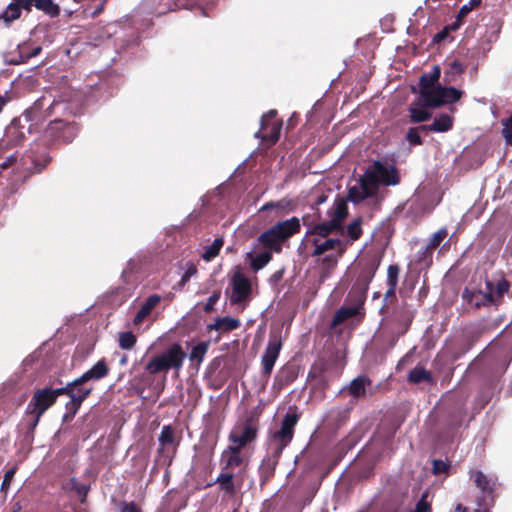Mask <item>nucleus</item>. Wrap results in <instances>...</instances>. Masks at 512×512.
Wrapping results in <instances>:
<instances>
[{
  "label": "nucleus",
  "instance_id": "f257e3e1",
  "mask_svg": "<svg viewBox=\"0 0 512 512\" xmlns=\"http://www.w3.org/2000/svg\"><path fill=\"white\" fill-rule=\"evenodd\" d=\"M400 182V174L392 164L374 161L367 167L359 182L350 187L349 198L360 202L377 195L380 186H395Z\"/></svg>",
  "mask_w": 512,
  "mask_h": 512
},
{
  "label": "nucleus",
  "instance_id": "f03ea898",
  "mask_svg": "<svg viewBox=\"0 0 512 512\" xmlns=\"http://www.w3.org/2000/svg\"><path fill=\"white\" fill-rule=\"evenodd\" d=\"M333 232L325 226L316 225L306 234L311 256L321 258L322 265L328 271L336 267L349 246L348 241L330 237Z\"/></svg>",
  "mask_w": 512,
  "mask_h": 512
},
{
  "label": "nucleus",
  "instance_id": "7ed1b4c3",
  "mask_svg": "<svg viewBox=\"0 0 512 512\" xmlns=\"http://www.w3.org/2000/svg\"><path fill=\"white\" fill-rule=\"evenodd\" d=\"M257 435V427L244 422L233 427L229 434L231 445L226 450V466H238L242 462L241 449L252 442Z\"/></svg>",
  "mask_w": 512,
  "mask_h": 512
},
{
  "label": "nucleus",
  "instance_id": "20e7f679",
  "mask_svg": "<svg viewBox=\"0 0 512 512\" xmlns=\"http://www.w3.org/2000/svg\"><path fill=\"white\" fill-rule=\"evenodd\" d=\"M300 230V220L297 217H291L285 221L279 222L269 230L262 233L258 240L264 247L279 253L282 249V243L296 234Z\"/></svg>",
  "mask_w": 512,
  "mask_h": 512
},
{
  "label": "nucleus",
  "instance_id": "39448f33",
  "mask_svg": "<svg viewBox=\"0 0 512 512\" xmlns=\"http://www.w3.org/2000/svg\"><path fill=\"white\" fill-rule=\"evenodd\" d=\"M186 358V353L179 344H173L161 354L153 357L147 364L145 369L150 374H157L162 371L174 369L179 371Z\"/></svg>",
  "mask_w": 512,
  "mask_h": 512
},
{
  "label": "nucleus",
  "instance_id": "423d86ee",
  "mask_svg": "<svg viewBox=\"0 0 512 512\" xmlns=\"http://www.w3.org/2000/svg\"><path fill=\"white\" fill-rule=\"evenodd\" d=\"M231 289L230 304L236 310L242 311L250 300L251 282L240 267H235L233 270Z\"/></svg>",
  "mask_w": 512,
  "mask_h": 512
},
{
  "label": "nucleus",
  "instance_id": "0eeeda50",
  "mask_svg": "<svg viewBox=\"0 0 512 512\" xmlns=\"http://www.w3.org/2000/svg\"><path fill=\"white\" fill-rule=\"evenodd\" d=\"M462 92L453 87H428L420 91V97L426 107H440L461 98Z\"/></svg>",
  "mask_w": 512,
  "mask_h": 512
},
{
  "label": "nucleus",
  "instance_id": "6e6552de",
  "mask_svg": "<svg viewBox=\"0 0 512 512\" xmlns=\"http://www.w3.org/2000/svg\"><path fill=\"white\" fill-rule=\"evenodd\" d=\"M60 395H62L60 388H43L35 391L26 410L27 413L35 416L33 426L38 424L44 412L56 402L57 397Z\"/></svg>",
  "mask_w": 512,
  "mask_h": 512
},
{
  "label": "nucleus",
  "instance_id": "1a4fd4ad",
  "mask_svg": "<svg viewBox=\"0 0 512 512\" xmlns=\"http://www.w3.org/2000/svg\"><path fill=\"white\" fill-rule=\"evenodd\" d=\"M508 288L509 284L505 279L497 281L496 284L488 281L486 282L487 291L485 293L481 291L469 292L468 290H465L464 297L478 307L480 305L495 303L508 291Z\"/></svg>",
  "mask_w": 512,
  "mask_h": 512
},
{
  "label": "nucleus",
  "instance_id": "9d476101",
  "mask_svg": "<svg viewBox=\"0 0 512 512\" xmlns=\"http://www.w3.org/2000/svg\"><path fill=\"white\" fill-rule=\"evenodd\" d=\"M297 421L298 417L296 414H286L280 430L270 435V444L277 455H280L284 448L292 441Z\"/></svg>",
  "mask_w": 512,
  "mask_h": 512
},
{
  "label": "nucleus",
  "instance_id": "9b49d317",
  "mask_svg": "<svg viewBox=\"0 0 512 512\" xmlns=\"http://www.w3.org/2000/svg\"><path fill=\"white\" fill-rule=\"evenodd\" d=\"M275 116V110H271L263 115L261 119V127L255 134L256 137L261 138L264 141H268L271 144H274L279 139L282 123L277 120Z\"/></svg>",
  "mask_w": 512,
  "mask_h": 512
},
{
  "label": "nucleus",
  "instance_id": "f8f14e48",
  "mask_svg": "<svg viewBox=\"0 0 512 512\" xmlns=\"http://www.w3.org/2000/svg\"><path fill=\"white\" fill-rule=\"evenodd\" d=\"M83 384L84 383H76L75 379L65 387L60 388L62 394H67L70 397V401L66 404V407L73 415L78 411L82 402L92 391L91 387H85Z\"/></svg>",
  "mask_w": 512,
  "mask_h": 512
},
{
  "label": "nucleus",
  "instance_id": "ddd939ff",
  "mask_svg": "<svg viewBox=\"0 0 512 512\" xmlns=\"http://www.w3.org/2000/svg\"><path fill=\"white\" fill-rule=\"evenodd\" d=\"M282 347L278 336H270L265 352L262 356L263 373L269 376L273 370L274 364L279 356Z\"/></svg>",
  "mask_w": 512,
  "mask_h": 512
},
{
  "label": "nucleus",
  "instance_id": "4468645a",
  "mask_svg": "<svg viewBox=\"0 0 512 512\" xmlns=\"http://www.w3.org/2000/svg\"><path fill=\"white\" fill-rule=\"evenodd\" d=\"M330 219L327 222L319 224L325 226L327 229L336 231L341 228L342 222L348 215V207L343 199L335 201L334 205L328 212Z\"/></svg>",
  "mask_w": 512,
  "mask_h": 512
},
{
  "label": "nucleus",
  "instance_id": "2eb2a0df",
  "mask_svg": "<svg viewBox=\"0 0 512 512\" xmlns=\"http://www.w3.org/2000/svg\"><path fill=\"white\" fill-rule=\"evenodd\" d=\"M55 129H63L62 133L59 134V137L57 139L63 140L66 143L71 142L76 137L78 132L74 124L64 122L60 119H56L49 123L45 133L47 135H54Z\"/></svg>",
  "mask_w": 512,
  "mask_h": 512
},
{
  "label": "nucleus",
  "instance_id": "dca6fc26",
  "mask_svg": "<svg viewBox=\"0 0 512 512\" xmlns=\"http://www.w3.org/2000/svg\"><path fill=\"white\" fill-rule=\"evenodd\" d=\"M109 372L108 366L104 360L98 361L88 371L76 379V383H86L90 380H99L104 378Z\"/></svg>",
  "mask_w": 512,
  "mask_h": 512
},
{
  "label": "nucleus",
  "instance_id": "f3484780",
  "mask_svg": "<svg viewBox=\"0 0 512 512\" xmlns=\"http://www.w3.org/2000/svg\"><path fill=\"white\" fill-rule=\"evenodd\" d=\"M161 296L158 294L150 295L145 302L142 304L141 308L135 315L133 319V323L135 325H140L144 322V320L148 317V315L152 312V310L160 303Z\"/></svg>",
  "mask_w": 512,
  "mask_h": 512
},
{
  "label": "nucleus",
  "instance_id": "a211bd4d",
  "mask_svg": "<svg viewBox=\"0 0 512 512\" xmlns=\"http://www.w3.org/2000/svg\"><path fill=\"white\" fill-rule=\"evenodd\" d=\"M453 119L448 114H440L430 125H422L421 129L425 131L446 132L452 128Z\"/></svg>",
  "mask_w": 512,
  "mask_h": 512
},
{
  "label": "nucleus",
  "instance_id": "6ab92c4d",
  "mask_svg": "<svg viewBox=\"0 0 512 512\" xmlns=\"http://www.w3.org/2000/svg\"><path fill=\"white\" fill-rule=\"evenodd\" d=\"M17 161H18V157L16 156V154H12V155L8 156L3 163H1V167L3 169H6L13 165H17V168H19V169L31 170L32 165H33V167L35 166L34 160L30 154L23 156L20 160L21 163L17 164Z\"/></svg>",
  "mask_w": 512,
  "mask_h": 512
},
{
  "label": "nucleus",
  "instance_id": "aec40b11",
  "mask_svg": "<svg viewBox=\"0 0 512 512\" xmlns=\"http://www.w3.org/2000/svg\"><path fill=\"white\" fill-rule=\"evenodd\" d=\"M370 384V380L364 376L355 378L347 387V391L354 397H362L365 395L366 387Z\"/></svg>",
  "mask_w": 512,
  "mask_h": 512
},
{
  "label": "nucleus",
  "instance_id": "412c9836",
  "mask_svg": "<svg viewBox=\"0 0 512 512\" xmlns=\"http://www.w3.org/2000/svg\"><path fill=\"white\" fill-rule=\"evenodd\" d=\"M158 441L161 451H163L168 446H175L177 443L174 429L170 425H164L161 429Z\"/></svg>",
  "mask_w": 512,
  "mask_h": 512
},
{
  "label": "nucleus",
  "instance_id": "4be33fe9",
  "mask_svg": "<svg viewBox=\"0 0 512 512\" xmlns=\"http://www.w3.org/2000/svg\"><path fill=\"white\" fill-rule=\"evenodd\" d=\"M247 257L250 260V266L254 271H258L262 269L264 266H266L271 258V252H262L258 255H253L252 253H247Z\"/></svg>",
  "mask_w": 512,
  "mask_h": 512
},
{
  "label": "nucleus",
  "instance_id": "5701e85b",
  "mask_svg": "<svg viewBox=\"0 0 512 512\" xmlns=\"http://www.w3.org/2000/svg\"><path fill=\"white\" fill-rule=\"evenodd\" d=\"M440 74V68L438 66H434L429 74L422 75L420 78V91L425 90L428 87H436Z\"/></svg>",
  "mask_w": 512,
  "mask_h": 512
},
{
  "label": "nucleus",
  "instance_id": "b1692460",
  "mask_svg": "<svg viewBox=\"0 0 512 512\" xmlns=\"http://www.w3.org/2000/svg\"><path fill=\"white\" fill-rule=\"evenodd\" d=\"M361 304L353 307H341L334 315L333 323L338 324L358 314Z\"/></svg>",
  "mask_w": 512,
  "mask_h": 512
},
{
  "label": "nucleus",
  "instance_id": "393cba45",
  "mask_svg": "<svg viewBox=\"0 0 512 512\" xmlns=\"http://www.w3.org/2000/svg\"><path fill=\"white\" fill-rule=\"evenodd\" d=\"M21 15L20 3H10L6 9L0 14V19H3L6 23H11L18 19Z\"/></svg>",
  "mask_w": 512,
  "mask_h": 512
},
{
  "label": "nucleus",
  "instance_id": "a878e982",
  "mask_svg": "<svg viewBox=\"0 0 512 512\" xmlns=\"http://www.w3.org/2000/svg\"><path fill=\"white\" fill-rule=\"evenodd\" d=\"M426 106H420L418 104L411 105L409 108L410 119L412 122H424L428 120L431 116L429 112L426 111Z\"/></svg>",
  "mask_w": 512,
  "mask_h": 512
},
{
  "label": "nucleus",
  "instance_id": "bb28decb",
  "mask_svg": "<svg viewBox=\"0 0 512 512\" xmlns=\"http://www.w3.org/2000/svg\"><path fill=\"white\" fill-rule=\"evenodd\" d=\"M136 341V336L130 331L118 334V344L123 350H131L135 346Z\"/></svg>",
  "mask_w": 512,
  "mask_h": 512
},
{
  "label": "nucleus",
  "instance_id": "cd10ccee",
  "mask_svg": "<svg viewBox=\"0 0 512 512\" xmlns=\"http://www.w3.org/2000/svg\"><path fill=\"white\" fill-rule=\"evenodd\" d=\"M223 245L222 238H216L212 244L207 246L202 254V257L206 261H210L215 256H217L220 252V249Z\"/></svg>",
  "mask_w": 512,
  "mask_h": 512
},
{
  "label": "nucleus",
  "instance_id": "c85d7f7f",
  "mask_svg": "<svg viewBox=\"0 0 512 512\" xmlns=\"http://www.w3.org/2000/svg\"><path fill=\"white\" fill-rule=\"evenodd\" d=\"M208 344L205 342L198 343L194 346L189 354V359L192 362L200 364L207 352Z\"/></svg>",
  "mask_w": 512,
  "mask_h": 512
},
{
  "label": "nucleus",
  "instance_id": "c756f323",
  "mask_svg": "<svg viewBox=\"0 0 512 512\" xmlns=\"http://www.w3.org/2000/svg\"><path fill=\"white\" fill-rule=\"evenodd\" d=\"M448 231L446 228H441L437 232H435L429 239L426 250H434L436 249L441 242L447 237Z\"/></svg>",
  "mask_w": 512,
  "mask_h": 512
},
{
  "label": "nucleus",
  "instance_id": "7c9ffc66",
  "mask_svg": "<svg viewBox=\"0 0 512 512\" xmlns=\"http://www.w3.org/2000/svg\"><path fill=\"white\" fill-rule=\"evenodd\" d=\"M430 379L429 372L423 367H415L408 375V380L413 383H420Z\"/></svg>",
  "mask_w": 512,
  "mask_h": 512
},
{
  "label": "nucleus",
  "instance_id": "2f4dec72",
  "mask_svg": "<svg viewBox=\"0 0 512 512\" xmlns=\"http://www.w3.org/2000/svg\"><path fill=\"white\" fill-rule=\"evenodd\" d=\"M34 6L51 16L58 14V7L52 2V0H35Z\"/></svg>",
  "mask_w": 512,
  "mask_h": 512
},
{
  "label": "nucleus",
  "instance_id": "473e14b6",
  "mask_svg": "<svg viewBox=\"0 0 512 512\" xmlns=\"http://www.w3.org/2000/svg\"><path fill=\"white\" fill-rule=\"evenodd\" d=\"M347 234L350 238V240H347L349 242V245L361 236L362 228L360 219H356L348 225Z\"/></svg>",
  "mask_w": 512,
  "mask_h": 512
},
{
  "label": "nucleus",
  "instance_id": "72a5a7b5",
  "mask_svg": "<svg viewBox=\"0 0 512 512\" xmlns=\"http://www.w3.org/2000/svg\"><path fill=\"white\" fill-rule=\"evenodd\" d=\"M473 476L475 478L477 487H479L482 491L489 492L492 490L493 484L481 471L474 472Z\"/></svg>",
  "mask_w": 512,
  "mask_h": 512
},
{
  "label": "nucleus",
  "instance_id": "f704fd0d",
  "mask_svg": "<svg viewBox=\"0 0 512 512\" xmlns=\"http://www.w3.org/2000/svg\"><path fill=\"white\" fill-rule=\"evenodd\" d=\"M28 43H23L18 46L22 58L29 59L40 54L42 51L41 46L34 47L31 51L28 50Z\"/></svg>",
  "mask_w": 512,
  "mask_h": 512
},
{
  "label": "nucleus",
  "instance_id": "c9c22d12",
  "mask_svg": "<svg viewBox=\"0 0 512 512\" xmlns=\"http://www.w3.org/2000/svg\"><path fill=\"white\" fill-rule=\"evenodd\" d=\"M502 135L508 145H512V115L502 120Z\"/></svg>",
  "mask_w": 512,
  "mask_h": 512
},
{
  "label": "nucleus",
  "instance_id": "e433bc0d",
  "mask_svg": "<svg viewBox=\"0 0 512 512\" xmlns=\"http://www.w3.org/2000/svg\"><path fill=\"white\" fill-rule=\"evenodd\" d=\"M420 131H424L421 126L410 128L406 135L407 141L412 145H420L422 143Z\"/></svg>",
  "mask_w": 512,
  "mask_h": 512
},
{
  "label": "nucleus",
  "instance_id": "4c0bfd02",
  "mask_svg": "<svg viewBox=\"0 0 512 512\" xmlns=\"http://www.w3.org/2000/svg\"><path fill=\"white\" fill-rule=\"evenodd\" d=\"M399 267L391 265L387 270V284L388 286L396 287L398 282Z\"/></svg>",
  "mask_w": 512,
  "mask_h": 512
},
{
  "label": "nucleus",
  "instance_id": "58836bf2",
  "mask_svg": "<svg viewBox=\"0 0 512 512\" xmlns=\"http://www.w3.org/2000/svg\"><path fill=\"white\" fill-rule=\"evenodd\" d=\"M221 298V291L217 290L212 293V295L208 298L205 306L204 311L205 312H211L214 309L215 304L220 300Z\"/></svg>",
  "mask_w": 512,
  "mask_h": 512
},
{
  "label": "nucleus",
  "instance_id": "ea45409f",
  "mask_svg": "<svg viewBox=\"0 0 512 512\" xmlns=\"http://www.w3.org/2000/svg\"><path fill=\"white\" fill-rule=\"evenodd\" d=\"M71 483H72V489L76 491L78 496H80L83 501L84 498L87 496L88 486L83 483L77 482L75 479H72Z\"/></svg>",
  "mask_w": 512,
  "mask_h": 512
},
{
  "label": "nucleus",
  "instance_id": "a19ab883",
  "mask_svg": "<svg viewBox=\"0 0 512 512\" xmlns=\"http://www.w3.org/2000/svg\"><path fill=\"white\" fill-rule=\"evenodd\" d=\"M481 0H470L469 3L464 4L459 11V16L464 17L466 16L473 8L478 6L480 4Z\"/></svg>",
  "mask_w": 512,
  "mask_h": 512
},
{
  "label": "nucleus",
  "instance_id": "79ce46f5",
  "mask_svg": "<svg viewBox=\"0 0 512 512\" xmlns=\"http://www.w3.org/2000/svg\"><path fill=\"white\" fill-rule=\"evenodd\" d=\"M197 273V268L194 264L188 265L184 274L181 277V282L185 284L189 279Z\"/></svg>",
  "mask_w": 512,
  "mask_h": 512
},
{
  "label": "nucleus",
  "instance_id": "37998d69",
  "mask_svg": "<svg viewBox=\"0 0 512 512\" xmlns=\"http://www.w3.org/2000/svg\"><path fill=\"white\" fill-rule=\"evenodd\" d=\"M375 270L376 268L374 266H370L364 273L363 275H361L360 279L364 284L365 286L368 285V283L371 281V279L373 278L374 276V273H375Z\"/></svg>",
  "mask_w": 512,
  "mask_h": 512
},
{
  "label": "nucleus",
  "instance_id": "c03bdc74",
  "mask_svg": "<svg viewBox=\"0 0 512 512\" xmlns=\"http://www.w3.org/2000/svg\"><path fill=\"white\" fill-rule=\"evenodd\" d=\"M121 512H141L140 508L133 501L124 502L121 507Z\"/></svg>",
  "mask_w": 512,
  "mask_h": 512
},
{
  "label": "nucleus",
  "instance_id": "a18cd8bd",
  "mask_svg": "<svg viewBox=\"0 0 512 512\" xmlns=\"http://www.w3.org/2000/svg\"><path fill=\"white\" fill-rule=\"evenodd\" d=\"M14 475H15V469L14 468L9 469L5 473L4 479H3V482H2V489H4L6 486L8 487L10 485L11 481L13 480Z\"/></svg>",
  "mask_w": 512,
  "mask_h": 512
},
{
  "label": "nucleus",
  "instance_id": "49530a36",
  "mask_svg": "<svg viewBox=\"0 0 512 512\" xmlns=\"http://www.w3.org/2000/svg\"><path fill=\"white\" fill-rule=\"evenodd\" d=\"M446 469H447V465L443 461L435 460L433 462V472L435 474H439L441 472H444V471H446Z\"/></svg>",
  "mask_w": 512,
  "mask_h": 512
},
{
  "label": "nucleus",
  "instance_id": "de8ad7c7",
  "mask_svg": "<svg viewBox=\"0 0 512 512\" xmlns=\"http://www.w3.org/2000/svg\"><path fill=\"white\" fill-rule=\"evenodd\" d=\"M238 319L226 317V330H233L239 326Z\"/></svg>",
  "mask_w": 512,
  "mask_h": 512
},
{
  "label": "nucleus",
  "instance_id": "09e8293b",
  "mask_svg": "<svg viewBox=\"0 0 512 512\" xmlns=\"http://www.w3.org/2000/svg\"><path fill=\"white\" fill-rule=\"evenodd\" d=\"M429 511V504L424 500L421 499L413 512H428Z\"/></svg>",
  "mask_w": 512,
  "mask_h": 512
},
{
  "label": "nucleus",
  "instance_id": "8fccbe9b",
  "mask_svg": "<svg viewBox=\"0 0 512 512\" xmlns=\"http://www.w3.org/2000/svg\"><path fill=\"white\" fill-rule=\"evenodd\" d=\"M224 326V317H218L215 323L208 325L209 329L219 330Z\"/></svg>",
  "mask_w": 512,
  "mask_h": 512
},
{
  "label": "nucleus",
  "instance_id": "3c124183",
  "mask_svg": "<svg viewBox=\"0 0 512 512\" xmlns=\"http://www.w3.org/2000/svg\"><path fill=\"white\" fill-rule=\"evenodd\" d=\"M21 2H22V7L25 10L30 11L31 7L34 6L35 0H23Z\"/></svg>",
  "mask_w": 512,
  "mask_h": 512
},
{
  "label": "nucleus",
  "instance_id": "603ef678",
  "mask_svg": "<svg viewBox=\"0 0 512 512\" xmlns=\"http://www.w3.org/2000/svg\"><path fill=\"white\" fill-rule=\"evenodd\" d=\"M231 476L226 474V484H225V487H226V493L232 489V485H231Z\"/></svg>",
  "mask_w": 512,
  "mask_h": 512
},
{
  "label": "nucleus",
  "instance_id": "864d4df0",
  "mask_svg": "<svg viewBox=\"0 0 512 512\" xmlns=\"http://www.w3.org/2000/svg\"><path fill=\"white\" fill-rule=\"evenodd\" d=\"M7 102L8 97L0 95V112L2 111L3 107L7 104Z\"/></svg>",
  "mask_w": 512,
  "mask_h": 512
},
{
  "label": "nucleus",
  "instance_id": "5fc2aeb1",
  "mask_svg": "<svg viewBox=\"0 0 512 512\" xmlns=\"http://www.w3.org/2000/svg\"><path fill=\"white\" fill-rule=\"evenodd\" d=\"M63 129H55L54 135H48L50 138L57 139L59 137V134H61Z\"/></svg>",
  "mask_w": 512,
  "mask_h": 512
},
{
  "label": "nucleus",
  "instance_id": "6e6d98bb",
  "mask_svg": "<svg viewBox=\"0 0 512 512\" xmlns=\"http://www.w3.org/2000/svg\"><path fill=\"white\" fill-rule=\"evenodd\" d=\"M216 481H217L220 485L224 483V472H221V473L218 475V477H217Z\"/></svg>",
  "mask_w": 512,
  "mask_h": 512
},
{
  "label": "nucleus",
  "instance_id": "4d7b16f0",
  "mask_svg": "<svg viewBox=\"0 0 512 512\" xmlns=\"http://www.w3.org/2000/svg\"><path fill=\"white\" fill-rule=\"evenodd\" d=\"M395 290H396V287H393V289H392V287H391V286H389V288H388V290H387V292H386V295H387V296H392V295H394Z\"/></svg>",
  "mask_w": 512,
  "mask_h": 512
},
{
  "label": "nucleus",
  "instance_id": "13d9d810",
  "mask_svg": "<svg viewBox=\"0 0 512 512\" xmlns=\"http://www.w3.org/2000/svg\"><path fill=\"white\" fill-rule=\"evenodd\" d=\"M455 512H466V508H464L461 504H458L455 508Z\"/></svg>",
  "mask_w": 512,
  "mask_h": 512
},
{
  "label": "nucleus",
  "instance_id": "bf43d9fd",
  "mask_svg": "<svg viewBox=\"0 0 512 512\" xmlns=\"http://www.w3.org/2000/svg\"><path fill=\"white\" fill-rule=\"evenodd\" d=\"M453 67H456L459 69V71H462L461 67H460V64H458L457 62H454L453 63Z\"/></svg>",
  "mask_w": 512,
  "mask_h": 512
},
{
  "label": "nucleus",
  "instance_id": "052dcab7",
  "mask_svg": "<svg viewBox=\"0 0 512 512\" xmlns=\"http://www.w3.org/2000/svg\"><path fill=\"white\" fill-rule=\"evenodd\" d=\"M120 363L122 365H124L126 363V356H123L122 359L120 360Z\"/></svg>",
  "mask_w": 512,
  "mask_h": 512
},
{
  "label": "nucleus",
  "instance_id": "680f3d73",
  "mask_svg": "<svg viewBox=\"0 0 512 512\" xmlns=\"http://www.w3.org/2000/svg\"><path fill=\"white\" fill-rule=\"evenodd\" d=\"M56 105H58V103L53 102V103L50 105L49 109H50V110L54 109V107H55Z\"/></svg>",
  "mask_w": 512,
  "mask_h": 512
},
{
  "label": "nucleus",
  "instance_id": "e2e57ef3",
  "mask_svg": "<svg viewBox=\"0 0 512 512\" xmlns=\"http://www.w3.org/2000/svg\"><path fill=\"white\" fill-rule=\"evenodd\" d=\"M198 10L201 12V14L207 15V12L203 8H199Z\"/></svg>",
  "mask_w": 512,
  "mask_h": 512
},
{
  "label": "nucleus",
  "instance_id": "0e129e2a",
  "mask_svg": "<svg viewBox=\"0 0 512 512\" xmlns=\"http://www.w3.org/2000/svg\"><path fill=\"white\" fill-rule=\"evenodd\" d=\"M14 3H20L22 0H14Z\"/></svg>",
  "mask_w": 512,
  "mask_h": 512
},
{
  "label": "nucleus",
  "instance_id": "69168bd1",
  "mask_svg": "<svg viewBox=\"0 0 512 512\" xmlns=\"http://www.w3.org/2000/svg\"><path fill=\"white\" fill-rule=\"evenodd\" d=\"M324 512H328V511H324Z\"/></svg>",
  "mask_w": 512,
  "mask_h": 512
}]
</instances>
